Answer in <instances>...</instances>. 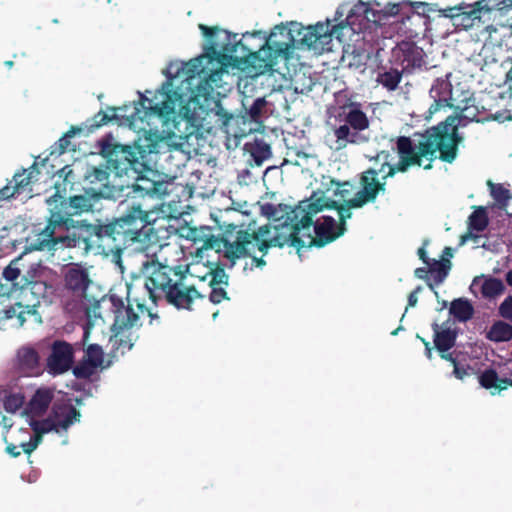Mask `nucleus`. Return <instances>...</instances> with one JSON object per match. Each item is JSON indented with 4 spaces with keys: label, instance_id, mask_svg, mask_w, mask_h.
Listing matches in <instances>:
<instances>
[{
    "label": "nucleus",
    "instance_id": "1",
    "mask_svg": "<svg viewBox=\"0 0 512 512\" xmlns=\"http://www.w3.org/2000/svg\"><path fill=\"white\" fill-rule=\"evenodd\" d=\"M330 200L318 198L314 201H303L298 206L291 208L285 204H267L266 214L280 220L286 216L282 225L270 223L251 228H239L235 232H229L220 238L211 237L205 242L206 248H217L223 252L224 258L233 267L237 260L250 258V262L243 267L245 273L254 269H263L267 262L264 257L271 248H283L290 246L300 251L305 247V241L300 237L301 230L313 225V217L329 209Z\"/></svg>",
    "mask_w": 512,
    "mask_h": 512
},
{
    "label": "nucleus",
    "instance_id": "2",
    "mask_svg": "<svg viewBox=\"0 0 512 512\" xmlns=\"http://www.w3.org/2000/svg\"><path fill=\"white\" fill-rule=\"evenodd\" d=\"M153 208L145 203L130 206V279L144 277L142 289L153 303L163 297L177 309L191 310L194 301L203 296L187 283L188 268L159 262L157 254L163 245L154 228Z\"/></svg>",
    "mask_w": 512,
    "mask_h": 512
},
{
    "label": "nucleus",
    "instance_id": "3",
    "mask_svg": "<svg viewBox=\"0 0 512 512\" xmlns=\"http://www.w3.org/2000/svg\"><path fill=\"white\" fill-rule=\"evenodd\" d=\"M167 79L154 94L148 98L141 94L135 111L130 115V130L138 129V136L130 145V170L136 176L130 185L133 198L145 199L161 196L166 193L163 175L152 165L154 156L159 153L165 137L158 130V124L167 126L175 115L173 79L168 69L163 71Z\"/></svg>",
    "mask_w": 512,
    "mask_h": 512
},
{
    "label": "nucleus",
    "instance_id": "4",
    "mask_svg": "<svg viewBox=\"0 0 512 512\" xmlns=\"http://www.w3.org/2000/svg\"><path fill=\"white\" fill-rule=\"evenodd\" d=\"M458 122V117L450 116L437 125L427 128L417 145L410 137L399 136L396 140L399 161L392 165L388 162L389 152H379L376 160L383 158L384 162L379 169L369 168L361 173L359 180L361 189L355 197L349 199L350 207H363L376 200L377 176L383 173L385 168L388 171L382 176V180L394 177L397 172L405 173L412 166H422L425 170L432 169V162L437 158V152L442 162H454L458 156L459 145L462 143V137L457 132Z\"/></svg>",
    "mask_w": 512,
    "mask_h": 512
},
{
    "label": "nucleus",
    "instance_id": "5",
    "mask_svg": "<svg viewBox=\"0 0 512 512\" xmlns=\"http://www.w3.org/2000/svg\"><path fill=\"white\" fill-rule=\"evenodd\" d=\"M128 244V214L106 225L85 224L73 228H52L50 223L29 238V248L34 251H55L58 248H79L87 253L98 247L111 254L113 262L124 271L122 253Z\"/></svg>",
    "mask_w": 512,
    "mask_h": 512
},
{
    "label": "nucleus",
    "instance_id": "6",
    "mask_svg": "<svg viewBox=\"0 0 512 512\" xmlns=\"http://www.w3.org/2000/svg\"><path fill=\"white\" fill-rule=\"evenodd\" d=\"M203 36L207 39L208 44L205 47L206 54L200 55L187 63V76L193 78L199 76L201 82L198 86L199 91L203 90L204 94L222 87V78L226 70L225 60L232 58V55L238 52L241 47H246L241 40L235 41L237 35L217 26L209 27L199 24Z\"/></svg>",
    "mask_w": 512,
    "mask_h": 512
},
{
    "label": "nucleus",
    "instance_id": "7",
    "mask_svg": "<svg viewBox=\"0 0 512 512\" xmlns=\"http://www.w3.org/2000/svg\"><path fill=\"white\" fill-rule=\"evenodd\" d=\"M55 193L47 199L49 216L47 223L52 228H73L76 221L73 216L93 210L95 203L105 197L104 191H96L90 188L83 195H74L66 198L61 194L60 184H55Z\"/></svg>",
    "mask_w": 512,
    "mask_h": 512
},
{
    "label": "nucleus",
    "instance_id": "8",
    "mask_svg": "<svg viewBox=\"0 0 512 512\" xmlns=\"http://www.w3.org/2000/svg\"><path fill=\"white\" fill-rule=\"evenodd\" d=\"M294 43L292 31L280 24L273 28L259 50L253 51L246 48L244 56L261 72L272 71L280 59L289 60Z\"/></svg>",
    "mask_w": 512,
    "mask_h": 512
},
{
    "label": "nucleus",
    "instance_id": "9",
    "mask_svg": "<svg viewBox=\"0 0 512 512\" xmlns=\"http://www.w3.org/2000/svg\"><path fill=\"white\" fill-rule=\"evenodd\" d=\"M450 73H448L445 77H439L435 79L434 83L432 84L429 95L433 99V103L430 105L427 113V117H431L433 114L439 112L442 109L450 108L454 109L457 113L454 115L458 117L459 122L457 125V132H459V126L461 124L462 118H476V113L469 112L471 108H475L474 106V98H465L462 100V104H454L453 98H452V84L449 80ZM449 115L448 117H450ZM462 138L463 136L458 133Z\"/></svg>",
    "mask_w": 512,
    "mask_h": 512
},
{
    "label": "nucleus",
    "instance_id": "10",
    "mask_svg": "<svg viewBox=\"0 0 512 512\" xmlns=\"http://www.w3.org/2000/svg\"><path fill=\"white\" fill-rule=\"evenodd\" d=\"M46 272L44 270H37L32 266L23 274L19 282V289L27 295L30 293L34 298L33 304L40 305L41 300L47 299L54 291V287L45 278Z\"/></svg>",
    "mask_w": 512,
    "mask_h": 512
},
{
    "label": "nucleus",
    "instance_id": "11",
    "mask_svg": "<svg viewBox=\"0 0 512 512\" xmlns=\"http://www.w3.org/2000/svg\"><path fill=\"white\" fill-rule=\"evenodd\" d=\"M483 1L478 0L471 4L460 3L453 7H447L443 10V15L451 18L456 27L468 29L473 26L475 20H480L482 11L488 12L494 9V6L483 5Z\"/></svg>",
    "mask_w": 512,
    "mask_h": 512
},
{
    "label": "nucleus",
    "instance_id": "12",
    "mask_svg": "<svg viewBox=\"0 0 512 512\" xmlns=\"http://www.w3.org/2000/svg\"><path fill=\"white\" fill-rule=\"evenodd\" d=\"M394 62L401 66L404 73H412L425 64V52L412 41H401L392 50Z\"/></svg>",
    "mask_w": 512,
    "mask_h": 512
},
{
    "label": "nucleus",
    "instance_id": "13",
    "mask_svg": "<svg viewBox=\"0 0 512 512\" xmlns=\"http://www.w3.org/2000/svg\"><path fill=\"white\" fill-rule=\"evenodd\" d=\"M64 289L77 299L86 297L89 285L92 283L88 268L80 263L67 265L63 272Z\"/></svg>",
    "mask_w": 512,
    "mask_h": 512
},
{
    "label": "nucleus",
    "instance_id": "14",
    "mask_svg": "<svg viewBox=\"0 0 512 512\" xmlns=\"http://www.w3.org/2000/svg\"><path fill=\"white\" fill-rule=\"evenodd\" d=\"M74 363L73 346L63 340H55L51 345V353L46 360L49 374L56 376L70 370Z\"/></svg>",
    "mask_w": 512,
    "mask_h": 512
},
{
    "label": "nucleus",
    "instance_id": "15",
    "mask_svg": "<svg viewBox=\"0 0 512 512\" xmlns=\"http://www.w3.org/2000/svg\"><path fill=\"white\" fill-rule=\"evenodd\" d=\"M313 225L315 237H312L310 234L307 235L309 239L307 247H324L342 236L346 231V228H339L335 219L331 216H324L322 222H316Z\"/></svg>",
    "mask_w": 512,
    "mask_h": 512
},
{
    "label": "nucleus",
    "instance_id": "16",
    "mask_svg": "<svg viewBox=\"0 0 512 512\" xmlns=\"http://www.w3.org/2000/svg\"><path fill=\"white\" fill-rule=\"evenodd\" d=\"M104 361V351L98 344H90L85 349L83 359L73 367V374L78 379H89Z\"/></svg>",
    "mask_w": 512,
    "mask_h": 512
},
{
    "label": "nucleus",
    "instance_id": "17",
    "mask_svg": "<svg viewBox=\"0 0 512 512\" xmlns=\"http://www.w3.org/2000/svg\"><path fill=\"white\" fill-rule=\"evenodd\" d=\"M138 281L139 280H132L130 283V297L133 296V301L136 303V309H134L130 303V328L141 327L145 321L152 324L153 319L157 318V315L153 314L150 308L140 302V299L135 292Z\"/></svg>",
    "mask_w": 512,
    "mask_h": 512
},
{
    "label": "nucleus",
    "instance_id": "18",
    "mask_svg": "<svg viewBox=\"0 0 512 512\" xmlns=\"http://www.w3.org/2000/svg\"><path fill=\"white\" fill-rule=\"evenodd\" d=\"M17 368L26 376H37L41 373L40 357L32 347H22L17 351Z\"/></svg>",
    "mask_w": 512,
    "mask_h": 512
},
{
    "label": "nucleus",
    "instance_id": "19",
    "mask_svg": "<svg viewBox=\"0 0 512 512\" xmlns=\"http://www.w3.org/2000/svg\"><path fill=\"white\" fill-rule=\"evenodd\" d=\"M1 314V319L3 320L16 318V324L18 327L23 326L27 317H33L36 322H41V317L37 311V304L23 305L22 303L17 302L12 306L3 309Z\"/></svg>",
    "mask_w": 512,
    "mask_h": 512
},
{
    "label": "nucleus",
    "instance_id": "20",
    "mask_svg": "<svg viewBox=\"0 0 512 512\" xmlns=\"http://www.w3.org/2000/svg\"><path fill=\"white\" fill-rule=\"evenodd\" d=\"M503 53V48L500 44L493 42H485L477 54L470 57V61L481 70L485 67L496 64L499 62Z\"/></svg>",
    "mask_w": 512,
    "mask_h": 512
},
{
    "label": "nucleus",
    "instance_id": "21",
    "mask_svg": "<svg viewBox=\"0 0 512 512\" xmlns=\"http://www.w3.org/2000/svg\"><path fill=\"white\" fill-rule=\"evenodd\" d=\"M32 172L27 173L24 169L15 173L12 180L0 189V201L8 200L15 195L24 193L31 183Z\"/></svg>",
    "mask_w": 512,
    "mask_h": 512
},
{
    "label": "nucleus",
    "instance_id": "22",
    "mask_svg": "<svg viewBox=\"0 0 512 512\" xmlns=\"http://www.w3.org/2000/svg\"><path fill=\"white\" fill-rule=\"evenodd\" d=\"M57 428L62 432L67 431L75 422L80 420L81 414L73 405L61 404L53 408L51 415Z\"/></svg>",
    "mask_w": 512,
    "mask_h": 512
},
{
    "label": "nucleus",
    "instance_id": "23",
    "mask_svg": "<svg viewBox=\"0 0 512 512\" xmlns=\"http://www.w3.org/2000/svg\"><path fill=\"white\" fill-rule=\"evenodd\" d=\"M418 256L427 266H429L430 274L435 281V284H441L447 277L451 268V262L449 259L435 260L430 259L427 256L424 247L418 249Z\"/></svg>",
    "mask_w": 512,
    "mask_h": 512
},
{
    "label": "nucleus",
    "instance_id": "24",
    "mask_svg": "<svg viewBox=\"0 0 512 512\" xmlns=\"http://www.w3.org/2000/svg\"><path fill=\"white\" fill-rule=\"evenodd\" d=\"M23 260L22 256H19L12 260L7 267L3 270V277L6 281L10 282L12 287L7 288L5 284L0 283V295H9L12 290L19 289V282L23 277L22 272L24 271V265L21 264Z\"/></svg>",
    "mask_w": 512,
    "mask_h": 512
},
{
    "label": "nucleus",
    "instance_id": "25",
    "mask_svg": "<svg viewBox=\"0 0 512 512\" xmlns=\"http://www.w3.org/2000/svg\"><path fill=\"white\" fill-rule=\"evenodd\" d=\"M432 329L434 332V347L438 353L447 352L455 346L457 339V332L455 330L450 328L440 329V326L437 323L432 325Z\"/></svg>",
    "mask_w": 512,
    "mask_h": 512
},
{
    "label": "nucleus",
    "instance_id": "26",
    "mask_svg": "<svg viewBox=\"0 0 512 512\" xmlns=\"http://www.w3.org/2000/svg\"><path fill=\"white\" fill-rule=\"evenodd\" d=\"M110 301L114 312L112 330L114 337H117L118 334L128 326V306L125 307L123 301L116 296H111Z\"/></svg>",
    "mask_w": 512,
    "mask_h": 512
},
{
    "label": "nucleus",
    "instance_id": "27",
    "mask_svg": "<svg viewBox=\"0 0 512 512\" xmlns=\"http://www.w3.org/2000/svg\"><path fill=\"white\" fill-rule=\"evenodd\" d=\"M85 179L91 184V185H97V188L93 187L96 191H105L106 188H108V178H109V172L106 168L102 167H89L87 171L85 172ZM111 195L109 193H105V197H110Z\"/></svg>",
    "mask_w": 512,
    "mask_h": 512
},
{
    "label": "nucleus",
    "instance_id": "28",
    "mask_svg": "<svg viewBox=\"0 0 512 512\" xmlns=\"http://www.w3.org/2000/svg\"><path fill=\"white\" fill-rule=\"evenodd\" d=\"M449 312L459 322H467L474 315V307L467 299L458 298L451 302Z\"/></svg>",
    "mask_w": 512,
    "mask_h": 512
},
{
    "label": "nucleus",
    "instance_id": "29",
    "mask_svg": "<svg viewBox=\"0 0 512 512\" xmlns=\"http://www.w3.org/2000/svg\"><path fill=\"white\" fill-rule=\"evenodd\" d=\"M53 396V392L50 389L40 388L36 390L29 402L31 411L36 414H42L46 412L53 399Z\"/></svg>",
    "mask_w": 512,
    "mask_h": 512
},
{
    "label": "nucleus",
    "instance_id": "30",
    "mask_svg": "<svg viewBox=\"0 0 512 512\" xmlns=\"http://www.w3.org/2000/svg\"><path fill=\"white\" fill-rule=\"evenodd\" d=\"M345 122L351 126L353 130L363 131L369 127L367 115L359 108L358 104L353 103L349 112L345 116Z\"/></svg>",
    "mask_w": 512,
    "mask_h": 512
},
{
    "label": "nucleus",
    "instance_id": "31",
    "mask_svg": "<svg viewBox=\"0 0 512 512\" xmlns=\"http://www.w3.org/2000/svg\"><path fill=\"white\" fill-rule=\"evenodd\" d=\"M487 339L493 342H507L512 339V325L504 321H496L486 334Z\"/></svg>",
    "mask_w": 512,
    "mask_h": 512
},
{
    "label": "nucleus",
    "instance_id": "32",
    "mask_svg": "<svg viewBox=\"0 0 512 512\" xmlns=\"http://www.w3.org/2000/svg\"><path fill=\"white\" fill-rule=\"evenodd\" d=\"M404 72L398 68H390L377 75V82L381 84L388 91H395L402 80Z\"/></svg>",
    "mask_w": 512,
    "mask_h": 512
},
{
    "label": "nucleus",
    "instance_id": "33",
    "mask_svg": "<svg viewBox=\"0 0 512 512\" xmlns=\"http://www.w3.org/2000/svg\"><path fill=\"white\" fill-rule=\"evenodd\" d=\"M334 135L339 148H344L348 143H357L359 139V132L353 130L346 122L335 129Z\"/></svg>",
    "mask_w": 512,
    "mask_h": 512
},
{
    "label": "nucleus",
    "instance_id": "34",
    "mask_svg": "<svg viewBox=\"0 0 512 512\" xmlns=\"http://www.w3.org/2000/svg\"><path fill=\"white\" fill-rule=\"evenodd\" d=\"M503 378L498 376V373L493 368L485 369L478 377L479 384L481 387L490 390L492 388L496 389L498 392L505 390L506 388H501L504 384L501 382Z\"/></svg>",
    "mask_w": 512,
    "mask_h": 512
},
{
    "label": "nucleus",
    "instance_id": "35",
    "mask_svg": "<svg viewBox=\"0 0 512 512\" xmlns=\"http://www.w3.org/2000/svg\"><path fill=\"white\" fill-rule=\"evenodd\" d=\"M488 186L490 187V193L496 201L498 208L506 209L512 198L510 190L505 188L502 184H494L491 181H488Z\"/></svg>",
    "mask_w": 512,
    "mask_h": 512
},
{
    "label": "nucleus",
    "instance_id": "36",
    "mask_svg": "<svg viewBox=\"0 0 512 512\" xmlns=\"http://www.w3.org/2000/svg\"><path fill=\"white\" fill-rule=\"evenodd\" d=\"M109 110L112 111V114H108L102 110L96 113L92 118L86 121V128L89 132H93L96 129L108 124L112 120L117 118L116 108L109 107Z\"/></svg>",
    "mask_w": 512,
    "mask_h": 512
},
{
    "label": "nucleus",
    "instance_id": "37",
    "mask_svg": "<svg viewBox=\"0 0 512 512\" xmlns=\"http://www.w3.org/2000/svg\"><path fill=\"white\" fill-rule=\"evenodd\" d=\"M505 290L503 282L494 277L485 279L481 286V293L485 298H495L501 295Z\"/></svg>",
    "mask_w": 512,
    "mask_h": 512
},
{
    "label": "nucleus",
    "instance_id": "38",
    "mask_svg": "<svg viewBox=\"0 0 512 512\" xmlns=\"http://www.w3.org/2000/svg\"><path fill=\"white\" fill-rule=\"evenodd\" d=\"M336 28V25L331 27L330 21H327L326 23L318 22L314 25V31L317 34L318 43L320 44L321 50L324 49L325 45L331 42L332 35Z\"/></svg>",
    "mask_w": 512,
    "mask_h": 512
},
{
    "label": "nucleus",
    "instance_id": "39",
    "mask_svg": "<svg viewBox=\"0 0 512 512\" xmlns=\"http://www.w3.org/2000/svg\"><path fill=\"white\" fill-rule=\"evenodd\" d=\"M489 224V219L487 216V212L484 207H478L470 216H469V228L471 230H475L477 232L484 231Z\"/></svg>",
    "mask_w": 512,
    "mask_h": 512
},
{
    "label": "nucleus",
    "instance_id": "40",
    "mask_svg": "<svg viewBox=\"0 0 512 512\" xmlns=\"http://www.w3.org/2000/svg\"><path fill=\"white\" fill-rule=\"evenodd\" d=\"M267 105L264 97H259L253 101L249 108H246V115L251 122L260 123L263 111Z\"/></svg>",
    "mask_w": 512,
    "mask_h": 512
},
{
    "label": "nucleus",
    "instance_id": "41",
    "mask_svg": "<svg viewBox=\"0 0 512 512\" xmlns=\"http://www.w3.org/2000/svg\"><path fill=\"white\" fill-rule=\"evenodd\" d=\"M298 36L300 37L301 44L307 46L308 48H313L314 50L321 49L320 44L318 43L317 34L314 31V25L308 27H302L298 30Z\"/></svg>",
    "mask_w": 512,
    "mask_h": 512
},
{
    "label": "nucleus",
    "instance_id": "42",
    "mask_svg": "<svg viewBox=\"0 0 512 512\" xmlns=\"http://www.w3.org/2000/svg\"><path fill=\"white\" fill-rule=\"evenodd\" d=\"M353 207H350L349 200L345 202V204H339L338 202L334 200H330L329 209H335L338 212L339 215V228H346V220L350 219L352 216L351 209Z\"/></svg>",
    "mask_w": 512,
    "mask_h": 512
},
{
    "label": "nucleus",
    "instance_id": "43",
    "mask_svg": "<svg viewBox=\"0 0 512 512\" xmlns=\"http://www.w3.org/2000/svg\"><path fill=\"white\" fill-rule=\"evenodd\" d=\"M32 429L35 433L38 434H46L49 432L61 433L60 428H57L55 421L52 416H49L47 419L42 421L34 422L32 425Z\"/></svg>",
    "mask_w": 512,
    "mask_h": 512
},
{
    "label": "nucleus",
    "instance_id": "44",
    "mask_svg": "<svg viewBox=\"0 0 512 512\" xmlns=\"http://www.w3.org/2000/svg\"><path fill=\"white\" fill-rule=\"evenodd\" d=\"M208 275L210 276V286H228L229 277L223 267L217 266L215 269H212Z\"/></svg>",
    "mask_w": 512,
    "mask_h": 512
},
{
    "label": "nucleus",
    "instance_id": "45",
    "mask_svg": "<svg viewBox=\"0 0 512 512\" xmlns=\"http://www.w3.org/2000/svg\"><path fill=\"white\" fill-rule=\"evenodd\" d=\"M24 403V397L21 394H9L4 399V409L8 413H15Z\"/></svg>",
    "mask_w": 512,
    "mask_h": 512
},
{
    "label": "nucleus",
    "instance_id": "46",
    "mask_svg": "<svg viewBox=\"0 0 512 512\" xmlns=\"http://www.w3.org/2000/svg\"><path fill=\"white\" fill-rule=\"evenodd\" d=\"M81 128L79 127H71L57 142L59 146V153L63 154L66 152L70 146V139L75 136V134L81 132Z\"/></svg>",
    "mask_w": 512,
    "mask_h": 512
},
{
    "label": "nucleus",
    "instance_id": "47",
    "mask_svg": "<svg viewBox=\"0 0 512 512\" xmlns=\"http://www.w3.org/2000/svg\"><path fill=\"white\" fill-rule=\"evenodd\" d=\"M58 176L60 178H63V189L61 190V192H65L66 190V185H70V187L72 188L73 184H74V181H75V176L73 174V169L70 165H65L63 168H61L59 171H58Z\"/></svg>",
    "mask_w": 512,
    "mask_h": 512
},
{
    "label": "nucleus",
    "instance_id": "48",
    "mask_svg": "<svg viewBox=\"0 0 512 512\" xmlns=\"http://www.w3.org/2000/svg\"><path fill=\"white\" fill-rule=\"evenodd\" d=\"M210 287H211V293H210L209 299L212 303L219 304L223 300L229 299L225 288H223L222 286H210Z\"/></svg>",
    "mask_w": 512,
    "mask_h": 512
},
{
    "label": "nucleus",
    "instance_id": "49",
    "mask_svg": "<svg viewBox=\"0 0 512 512\" xmlns=\"http://www.w3.org/2000/svg\"><path fill=\"white\" fill-rule=\"evenodd\" d=\"M499 314L512 322V295L507 296L499 306Z\"/></svg>",
    "mask_w": 512,
    "mask_h": 512
},
{
    "label": "nucleus",
    "instance_id": "50",
    "mask_svg": "<svg viewBox=\"0 0 512 512\" xmlns=\"http://www.w3.org/2000/svg\"><path fill=\"white\" fill-rule=\"evenodd\" d=\"M428 273H430L429 271V267L426 268V267H419V268H416L415 271H414V275L418 278V279H423V280H426L427 281V285L428 287L435 292V294L437 295V291H435V282L432 283L430 280H429V277H428Z\"/></svg>",
    "mask_w": 512,
    "mask_h": 512
},
{
    "label": "nucleus",
    "instance_id": "51",
    "mask_svg": "<svg viewBox=\"0 0 512 512\" xmlns=\"http://www.w3.org/2000/svg\"><path fill=\"white\" fill-rule=\"evenodd\" d=\"M471 371L472 368L469 365L463 366L459 364L453 369L452 375L459 380H464L467 376L471 375Z\"/></svg>",
    "mask_w": 512,
    "mask_h": 512
},
{
    "label": "nucleus",
    "instance_id": "52",
    "mask_svg": "<svg viewBox=\"0 0 512 512\" xmlns=\"http://www.w3.org/2000/svg\"><path fill=\"white\" fill-rule=\"evenodd\" d=\"M216 115L219 117L218 121L220 123L218 125L220 128L226 127L232 119V115L224 111L222 108H219V110L216 111Z\"/></svg>",
    "mask_w": 512,
    "mask_h": 512
},
{
    "label": "nucleus",
    "instance_id": "53",
    "mask_svg": "<svg viewBox=\"0 0 512 512\" xmlns=\"http://www.w3.org/2000/svg\"><path fill=\"white\" fill-rule=\"evenodd\" d=\"M422 287L417 286L409 295H408V307H414L418 302V293L421 292Z\"/></svg>",
    "mask_w": 512,
    "mask_h": 512
},
{
    "label": "nucleus",
    "instance_id": "54",
    "mask_svg": "<svg viewBox=\"0 0 512 512\" xmlns=\"http://www.w3.org/2000/svg\"><path fill=\"white\" fill-rule=\"evenodd\" d=\"M494 8L497 10H508L512 8V0H496Z\"/></svg>",
    "mask_w": 512,
    "mask_h": 512
},
{
    "label": "nucleus",
    "instance_id": "55",
    "mask_svg": "<svg viewBox=\"0 0 512 512\" xmlns=\"http://www.w3.org/2000/svg\"><path fill=\"white\" fill-rule=\"evenodd\" d=\"M441 359L449 361L453 365V369L459 365V362L456 357H454L453 353H450L449 351L444 353H439Z\"/></svg>",
    "mask_w": 512,
    "mask_h": 512
},
{
    "label": "nucleus",
    "instance_id": "56",
    "mask_svg": "<svg viewBox=\"0 0 512 512\" xmlns=\"http://www.w3.org/2000/svg\"><path fill=\"white\" fill-rule=\"evenodd\" d=\"M20 448L25 454L29 455L37 448V443H32L29 440L28 442L21 443Z\"/></svg>",
    "mask_w": 512,
    "mask_h": 512
},
{
    "label": "nucleus",
    "instance_id": "57",
    "mask_svg": "<svg viewBox=\"0 0 512 512\" xmlns=\"http://www.w3.org/2000/svg\"><path fill=\"white\" fill-rule=\"evenodd\" d=\"M118 146L115 145V146H112L110 143L108 142H103L102 143V153L107 155V156H112V154L115 152V149L117 148Z\"/></svg>",
    "mask_w": 512,
    "mask_h": 512
},
{
    "label": "nucleus",
    "instance_id": "58",
    "mask_svg": "<svg viewBox=\"0 0 512 512\" xmlns=\"http://www.w3.org/2000/svg\"><path fill=\"white\" fill-rule=\"evenodd\" d=\"M6 452L12 457H18L21 454L19 447L14 444H8L6 447Z\"/></svg>",
    "mask_w": 512,
    "mask_h": 512
},
{
    "label": "nucleus",
    "instance_id": "59",
    "mask_svg": "<svg viewBox=\"0 0 512 512\" xmlns=\"http://www.w3.org/2000/svg\"><path fill=\"white\" fill-rule=\"evenodd\" d=\"M386 191V180H382L380 181L378 178H377V182H376V197L380 194V193H385Z\"/></svg>",
    "mask_w": 512,
    "mask_h": 512
},
{
    "label": "nucleus",
    "instance_id": "60",
    "mask_svg": "<svg viewBox=\"0 0 512 512\" xmlns=\"http://www.w3.org/2000/svg\"><path fill=\"white\" fill-rule=\"evenodd\" d=\"M493 119L496 120V121H504L505 119H508V120H511L512 119V116L509 115L508 117H504L503 114L501 113H496L493 115Z\"/></svg>",
    "mask_w": 512,
    "mask_h": 512
},
{
    "label": "nucleus",
    "instance_id": "61",
    "mask_svg": "<svg viewBox=\"0 0 512 512\" xmlns=\"http://www.w3.org/2000/svg\"><path fill=\"white\" fill-rule=\"evenodd\" d=\"M42 435L43 434H38V433H35L34 432V435L30 438V441L32 443H37V446L39 445V443L41 442L42 440Z\"/></svg>",
    "mask_w": 512,
    "mask_h": 512
},
{
    "label": "nucleus",
    "instance_id": "62",
    "mask_svg": "<svg viewBox=\"0 0 512 512\" xmlns=\"http://www.w3.org/2000/svg\"><path fill=\"white\" fill-rule=\"evenodd\" d=\"M432 350H433V348H432V347H428V345L426 344V348H425V356H426L429 360H431V359H432V355H433Z\"/></svg>",
    "mask_w": 512,
    "mask_h": 512
},
{
    "label": "nucleus",
    "instance_id": "63",
    "mask_svg": "<svg viewBox=\"0 0 512 512\" xmlns=\"http://www.w3.org/2000/svg\"><path fill=\"white\" fill-rule=\"evenodd\" d=\"M505 280L509 286H512V270L506 273Z\"/></svg>",
    "mask_w": 512,
    "mask_h": 512
},
{
    "label": "nucleus",
    "instance_id": "64",
    "mask_svg": "<svg viewBox=\"0 0 512 512\" xmlns=\"http://www.w3.org/2000/svg\"><path fill=\"white\" fill-rule=\"evenodd\" d=\"M443 254L449 257L453 256V250L451 247H445L443 250Z\"/></svg>",
    "mask_w": 512,
    "mask_h": 512
}]
</instances>
